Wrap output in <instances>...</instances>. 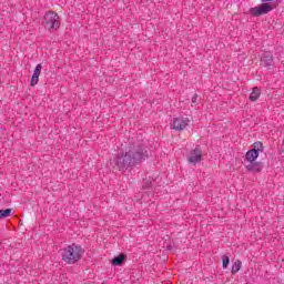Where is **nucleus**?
I'll return each instance as SVG.
<instances>
[{
    "instance_id": "obj_15",
    "label": "nucleus",
    "mask_w": 284,
    "mask_h": 284,
    "mask_svg": "<svg viewBox=\"0 0 284 284\" xmlns=\"http://www.w3.org/2000/svg\"><path fill=\"white\" fill-rule=\"evenodd\" d=\"M41 75V72H33L31 77V87L34 88L39 83V77Z\"/></svg>"
},
{
    "instance_id": "obj_20",
    "label": "nucleus",
    "mask_w": 284,
    "mask_h": 284,
    "mask_svg": "<svg viewBox=\"0 0 284 284\" xmlns=\"http://www.w3.org/2000/svg\"><path fill=\"white\" fill-rule=\"evenodd\" d=\"M270 1H274V0H262V3H270Z\"/></svg>"
},
{
    "instance_id": "obj_14",
    "label": "nucleus",
    "mask_w": 284,
    "mask_h": 284,
    "mask_svg": "<svg viewBox=\"0 0 284 284\" xmlns=\"http://www.w3.org/2000/svg\"><path fill=\"white\" fill-rule=\"evenodd\" d=\"M154 182V180L152 178H144L143 179V185L142 187L144 190H150V187H152V183Z\"/></svg>"
},
{
    "instance_id": "obj_1",
    "label": "nucleus",
    "mask_w": 284,
    "mask_h": 284,
    "mask_svg": "<svg viewBox=\"0 0 284 284\" xmlns=\"http://www.w3.org/2000/svg\"><path fill=\"white\" fill-rule=\"evenodd\" d=\"M151 151L148 150L145 145H138L136 148H130L125 153H120L115 155L111 160V164H113L119 172H128V170H132L141 163V161H145V159H150Z\"/></svg>"
},
{
    "instance_id": "obj_7",
    "label": "nucleus",
    "mask_w": 284,
    "mask_h": 284,
    "mask_svg": "<svg viewBox=\"0 0 284 284\" xmlns=\"http://www.w3.org/2000/svg\"><path fill=\"white\" fill-rule=\"evenodd\" d=\"M201 159H203V150H201V145H197L195 149L190 151L187 161L189 163L196 165Z\"/></svg>"
},
{
    "instance_id": "obj_8",
    "label": "nucleus",
    "mask_w": 284,
    "mask_h": 284,
    "mask_svg": "<svg viewBox=\"0 0 284 284\" xmlns=\"http://www.w3.org/2000/svg\"><path fill=\"white\" fill-rule=\"evenodd\" d=\"M190 123V120H184L183 118H175L173 120V130H178L179 132L185 130L187 128V124Z\"/></svg>"
},
{
    "instance_id": "obj_3",
    "label": "nucleus",
    "mask_w": 284,
    "mask_h": 284,
    "mask_svg": "<svg viewBox=\"0 0 284 284\" xmlns=\"http://www.w3.org/2000/svg\"><path fill=\"white\" fill-rule=\"evenodd\" d=\"M44 28L47 30H59L61 27V20L59 19V14L54 11H49L44 14Z\"/></svg>"
},
{
    "instance_id": "obj_11",
    "label": "nucleus",
    "mask_w": 284,
    "mask_h": 284,
    "mask_svg": "<svg viewBox=\"0 0 284 284\" xmlns=\"http://www.w3.org/2000/svg\"><path fill=\"white\" fill-rule=\"evenodd\" d=\"M261 62L263 63V65H265L266 68H270L274 64V60H272V54L270 53H265L263 55V58L261 59Z\"/></svg>"
},
{
    "instance_id": "obj_6",
    "label": "nucleus",
    "mask_w": 284,
    "mask_h": 284,
    "mask_svg": "<svg viewBox=\"0 0 284 284\" xmlns=\"http://www.w3.org/2000/svg\"><path fill=\"white\" fill-rule=\"evenodd\" d=\"M274 10V4L270 2H263L262 4L251 8L250 12L253 17H263V14H267Z\"/></svg>"
},
{
    "instance_id": "obj_2",
    "label": "nucleus",
    "mask_w": 284,
    "mask_h": 284,
    "mask_svg": "<svg viewBox=\"0 0 284 284\" xmlns=\"http://www.w3.org/2000/svg\"><path fill=\"white\" fill-rule=\"evenodd\" d=\"M62 261L68 263L69 265H74V263H79L81 258H83V254H85V250L81 247V245L77 243H72L68 245L65 248L60 250Z\"/></svg>"
},
{
    "instance_id": "obj_10",
    "label": "nucleus",
    "mask_w": 284,
    "mask_h": 284,
    "mask_svg": "<svg viewBox=\"0 0 284 284\" xmlns=\"http://www.w3.org/2000/svg\"><path fill=\"white\" fill-rule=\"evenodd\" d=\"M125 258H128V255L120 253L118 256L111 260V265L121 266L123 265Z\"/></svg>"
},
{
    "instance_id": "obj_19",
    "label": "nucleus",
    "mask_w": 284,
    "mask_h": 284,
    "mask_svg": "<svg viewBox=\"0 0 284 284\" xmlns=\"http://www.w3.org/2000/svg\"><path fill=\"white\" fill-rule=\"evenodd\" d=\"M196 99H199V95L195 93V94L192 97V103H196Z\"/></svg>"
},
{
    "instance_id": "obj_17",
    "label": "nucleus",
    "mask_w": 284,
    "mask_h": 284,
    "mask_svg": "<svg viewBox=\"0 0 284 284\" xmlns=\"http://www.w3.org/2000/svg\"><path fill=\"white\" fill-rule=\"evenodd\" d=\"M229 265H230V256L223 255L222 256V267H223V270H227Z\"/></svg>"
},
{
    "instance_id": "obj_16",
    "label": "nucleus",
    "mask_w": 284,
    "mask_h": 284,
    "mask_svg": "<svg viewBox=\"0 0 284 284\" xmlns=\"http://www.w3.org/2000/svg\"><path fill=\"white\" fill-rule=\"evenodd\" d=\"M11 214H12V209L0 210V220L8 219V216H11Z\"/></svg>"
},
{
    "instance_id": "obj_13",
    "label": "nucleus",
    "mask_w": 284,
    "mask_h": 284,
    "mask_svg": "<svg viewBox=\"0 0 284 284\" xmlns=\"http://www.w3.org/2000/svg\"><path fill=\"white\" fill-rule=\"evenodd\" d=\"M242 265H243V262H241L240 260L234 262L231 270V273L233 274V276L241 271Z\"/></svg>"
},
{
    "instance_id": "obj_4",
    "label": "nucleus",
    "mask_w": 284,
    "mask_h": 284,
    "mask_svg": "<svg viewBox=\"0 0 284 284\" xmlns=\"http://www.w3.org/2000/svg\"><path fill=\"white\" fill-rule=\"evenodd\" d=\"M263 143L261 141H257L253 144V149L248 150L245 154V159L248 161V163H256V160L258 159L260 152H263Z\"/></svg>"
},
{
    "instance_id": "obj_5",
    "label": "nucleus",
    "mask_w": 284,
    "mask_h": 284,
    "mask_svg": "<svg viewBox=\"0 0 284 284\" xmlns=\"http://www.w3.org/2000/svg\"><path fill=\"white\" fill-rule=\"evenodd\" d=\"M274 10V4L270 2H263L262 4L251 8L250 12L253 17H263V14H267Z\"/></svg>"
},
{
    "instance_id": "obj_9",
    "label": "nucleus",
    "mask_w": 284,
    "mask_h": 284,
    "mask_svg": "<svg viewBox=\"0 0 284 284\" xmlns=\"http://www.w3.org/2000/svg\"><path fill=\"white\" fill-rule=\"evenodd\" d=\"M247 172H253V174H258V172L263 171V162H251L246 165Z\"/></svg>"
},
{
    "instance_id": "obj_12",
    "label": "nucleus",
    "mask_w": 284,
    "mask_h": 284,
    "mask_svg": "<svg viewBox=\"0 0 284 284\" xmlns=\"http://www.w3.org/2000/svg\"><path fill=\"white\" fill-rule=\"evenodd\" d=\"M258 97H261V89L258 87H254L252 93L250 94V101H258Z\"/></svg>"
},
{
    "instance_id": "obj_18",
    "label": "nucleus",
    "mask_w": 284,
    "mask_h": 284,
    "mask_svg": "<svg viewBox=\"0 0 284 284\" xmlns=\"http://www.w3.org/2000/svg\"><path fill=\"white\" fill-rule=\"evenodd\" d=\"M43 70V64H38L34 69V72H41Z\"/></svg>"
}]
</instances>
